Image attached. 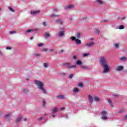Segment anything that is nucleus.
<instances>
[{
	"mask_svg": "<svg viewBox=\"0 0 127 127\" xmlns=\"http://www.w3.org/2000/svg\"><path fill=\"white\" fill-rule=\"evenodd\" d=\"M100 62L103 67L102 73H103V74H108V73L110 72L111 66H110V65H109V64H108V61H107V59H106V57H101L100 59Z\"/></svg>",
	"mask_w": 127,
	"mask_h": 127,
	"instance_id": "obj_1",
	"label": "nucleus"
},
{
	"mask_svg": "<svg viewBox=\"0 0 127 127\" xmlns=\"http://www.w3.org/2000/svg\"><path fill=\"white\" fill-rule=\"evenodd\" d=\"M35 85L38 87V88L44 94V95H46L47 94V92L46 91V90L44 89V82H41L39 80H35L34 81Z\"/></svg>",
	"mask_w": 127,
	"mask_h": 127,
	"instance_id": "obj_2",
	"label": "nucleus"
},
{
	"mask_svg": "<svg viewBox=\"0 0 127 127\" xmlns=\"http://www.w3.org/2000/svg\"><path fill=\"white\" fill-rule=\"evenodd\" d=\"M81 37V34L80 33H77L75 34V37L72 36L70 37V39L72 40V41H75V43L77 44H81L82 43V42L81 40H79V38Z\"/></svg>",
	"mask_w": 127,
	"mask_h": 127,
	"instance_id": "obj_3",
	"label": "nucleus"
},
{
	"mask_svg": "<svg viewBox=\"0 0 127 127\" xmlns=\"http://www.w3.org/2000/svg\"><path fill=\"white\" fill-rule=\"evenodd\" d=\"M64 33H65V27H63L61 28V31L58 33V37H63Z\"/></svg>",
	"mask_w": 127,
	"mask_h": 127,
	"instance_id": "obj_4",
	"label": "nucleus"
},
{
	"mask_svg": "<svg viewBox=\"0 0 127 127\" xmlns=\"http://www.w3.org/2000/svg\"><path fill=\"white\" fill-rule=\"evenodd\" d=\"M116 71L118 72H121V71H123L124 70V66L123 65H117L115 67Z\"/></svg>",
	"mask_w": 127,
	"mask_h": 127,
	"instance_id": "obj_5",
	"label": "nucleus"
},
{
	"mask_svg": "<svg viewBox=\"0 0 127 127\" xmlns=\"http://www.w3.org/2000/svg\"><path fill=\"white\" fill-rule=\"evenodd\" d=\"M95 45V42H91L85 44V47H92Z\"/></svg>",
	"mask_w": 127,
	"mask_h": 127,
	"instance_id": "obj_6",
	"label": "nucleus"
},
{
	"mask_svg": "<svg viewBox=\"0 0 127 127\" xmlns=\"http://www.w3.org/2000/svg\"><path fill=\"white\" fill-rule=\"evenodd\" d=\"M74 7H75V5L71 4L65 6L64 8L65 9H72Z\"/></svg>",
	"mask_w": 127,
	"mask_h": 127,
	"instance_id": "obj_7",
	"label": "nucleus"
},
{
	"mask_svg": "<svg viewBox=\"0 0 127 127\" xmlns=\"http://www.w3.org/2000/svg\"><path fill=\"white\" fill-rule=\"evenodd\" d=\"M40 13V11L35 10L31 12V14L32 15H37V14H39Z\"/></svg>",
	"mask_w": 127,
	"mask_h": 127,
	"instance_id": "obj_8",
	"label": "nucleus"
},
{
	"mask_svg": "<svg viewBox=\"0 0 127 127\" xmlns=\"http://www.w3.org/2000/svg\"><path fill=\"white\" fill-rule=\"evenodd\" d=\"M56 23H58V24H63V20L62 19H57L55 21Z\"/></svg>",
	"mask_w": 127,
	"mask_h": 127,
	"instance_id": "obj_9",
	"label": "nucleus"
},
{
	"mask_svg": "<svg viewBox=\"0 0 127 127\" xmlns=\"http://www.w3.org/2000/svg\"><path fill=\"white\" fill-rule=\"evenodd\" d=\"M66 66L67 68H69V69H71V68H76L77 67V65H71L69 63L66 64Z\"/></svg>",
	"mask_w": 127,
	"mask_h": 127,
	"instance_id": "obj_10",
	"label": "nucleus"
},
{
	"mask_svg": "<svg viewBox=\"0 0 127 127\" xmlns=\"http://www.w3.org/2000/svg\"><path fill=\"white\" fill-rule=\"evenodd\" d=\"M93 101L95 102H101V98L99 96H95L93 97Z\"/></svg>",
	"mask_w": 127,
	"mask_h": 127,
	"instance_id": "obj_11",
	"label": "nucleus"
},
{
	"mask_svg": "<svg viewBox=\"0 0 127 127\" xmlns=\"http://www.w3.org/2000/svg\"><path fill=\"white\" fill-rule=\"evenodd\" d=\"M88 100L90 103H93L94 102V98H93V95H88Z\"/></svg>",
	"mask_w": 127,
	"mask_h": 127,
	"instance_id": "obj_12",
	"label": "nucleus"
},
{
	"mask_svg": "<svg viewBox=\"0 0 127 127\" xmlns=\"http://www.w3.org/2000/svg\"><path fill=\"white\" fill-rule=\"evenodd\" d=\"M58 112V108L57 107H54L52 110V113L53 114H55L56 113H57Z\"/></svg>",
	"mask_w": 127,
	"mask_h": 127,
	"instance_id": "obj_13",
	"label": "nucleus"
},
{
	"mask_svg": "<svg viewBox=\"0 0 127 127\" xmlns=\"http://www.w3.org/2000/svg\"><path fill=\"white\" fill-rule=\"evenodd\" d=\"M22 119V117L21 116H19L16 119V122L17 123H19L20 122H21V120Z\"/></svg>",
	"mask_w": 127,
	"mask_h": 127,
	"instance_id": "obj_14",
	"label": "nucleus"
},
{
	"mask_svg": "<svg viewBox=\"0 0 127 127\" xmlns=\"http://www.w3.org/2000/svg\"><path fill=\"white\" fill-rule=\"evenodd\" d=\"M73 93H79V91H80V89L78 88H74L73 90Z\"/></svg>",
	"mask_w": 127,
	"mask_h": 127,
	"instance_id": "obj_15",
	"label": "nucleus"
},
{
	"mask_svg": "<svg viewBox=\"0 0 127 127\" xmlns=\"http://www.w3.org/2000/svg\"><path fill=\"white\" fill-rule=\"evenodd\" d=\"M44 36L45 38L47 39V38H48V37H50V34L46 32L45 33Z\"/></svg>",
	"mask_w": 127,
	"mask_h": 127,
	"instance_id": "obj_16",
	"label": "nucleus"
},
{
	"mask_svg": "<svg viewBox=\"0 0 127 127\" xmlns=\"http://www.w3.org/2000/svg\"><path fill=\"white\" fill-rule=\"evenodd\" d=\"M96 2L98 4H104V2L101 0H96Z\"/></svg>",
	"mask_w": 127,
	"mask_h": 127,
	"instance_id": "obj_17",
	"label": "nucleus"
},
{
	"mask_svg": "<svg viewBox=\"0 0 127 127\" xmlns=\"http://www.w3.org/2000/svg\"><path fill=\"white\" fill-rule=\"evenodd\" d=\"M58 99H62L63 100H64L65 99V97L64 96V95H60L58 96Z\"/></svg>",
	"mask_w": 127,
	"mask_h": 127,
	"instance_id": "obj_18",
	"label": "nucleus"
},
{
	"mask_svg": "<svg viewBox=\"0 0 127 127\" xmlns=\"http://www.w3.org/2000/svg\"><path fill=\"white\" fill-rule=\"evenodd\" d=\"M108 102L109 104L110 105L111 107H114V104H113V103L112 102V101L111 100V99H108Z\"/></svg>",
	"mask_w": 127,
	"mask_h": 127,
	"instance_id": "obj_19",
	"label": "nucleus"
},
{
	"mask_svg": "<svg viewBox=\"0 0 127 127\" xmlns=\"http://www.w3.org/2000/svg\"><path fill=\"white\" fill-rule=\"evenodd\" d=\"M101 115H102V117H104V116H107V115H108V113L106 111H102L101 112Z\"/></svg>",
	"mask_w": 127,
	"mask_h": 127,
	"instance_id": "obj_20",
	"label": "nucleus"
},
{
	"mask_svg": "<svg viewBox=\"0 0 127 127\" xmlns=\"http://www.w3.org/2000/svg\"><path fill=\"white\" fill-rule=\"evenodd\" d=\"M76 64H77V65H82V64H83V63H82V61L78 60L76 62Z\"/></svg>",
	"mask_w": 127,
	"mask_h": 127,
	"instance_id": "obj_21",
	"label": "nucleus"
},
{
	"mask_svg": "<svg viewBox=\"0 0 127 127\" xmlns=\"http://www.w3.org/2000/svg\"><path fill=\"white\" fill-rule=\"evenodd\" d=\"M59 15H55V14L50 15V17H59Z\"/></svg>",
	"mask_w": 127,
	"mask_h": 127,
	"instance_id": "obj_22",
	"label": "nucleus"
},
{
	"mask_svg": "<svg viewBox=\"0 0 127 127\" xmlns=\"http://www.w3.org/2000/svg\"><path fill=\"white\" fill-rule=\"evenodd\" d=\"M42 103H43V107H45V106L46 105V100H45V99H43Z\"/></svg>",
	"mask_w": 127,
	"mask_h": 127,
	"instance_id": "obj_23",
	"label": "nucleus"
},
{
	"mask_svg": "<svg viewBox=\"0 0 127 127\" xmlns=\"http://www.w3.org/2000/svg\"><path fill=\"white\" fill-rule=\"evenodd\" d=\"M8 9L10 11H12V12H14V9H13V8H12L11 7H8Z\"/></svg>",
	"mask_w": 127,
	"mask_h": 127,
	"instance_id": "obj_24",
	"label": "nucleus"
},
{
	"mask_svg": "<svg viewBox=\"0 0 127 127\" xmlns=\"http://www.w3.org/2000/svg\"><path fill=\"white\" fill-rule=\"evenodd\" d=\"M102 120H103V121H107V120H108V117H107V116H102L101 117Z\"/></svg>",
	"mask_w": 127,
	"mask_h": 127,
	"instance_id": "obj_25",
	"label": "nucleus"
},
{
	"mask_svg": "<svg viewBox=\"0 0 127 127\" xmlns=\"http://www.w3.org/2000/svg\"><path fill=\"white\" fill-rule=\"evenodd\" d=\"M120 60L122 61H127V58L125 57H123L120 58Z\"/></svg>",
	"mask_w": 127,
	"mask_h": 127,
	"instance_id": "obj_26",
	"label": "nucleus"
},
{
	"mask_svg": "<svg viewBox=\"0 0 127 127\" xmlns=\"http://www.w3.org/2000/svg\"><path fill=\"white\" fill-rule=\"evenodd\" d=\"M42 52H47L48 51V49L47 48H43L41 50Z\"/></svg>",
	"mask_w": 127,
	"mask_h": 127,
	"instance_id": "obj_27",
	"label": "nucleus"
},
{
	"mask_svg": "<svg viewBox=\"0 0 127 127\" xmlns=\"http://www.w3.org/2000/svg\"><path fill=\"white\" fill-rule=\"evenodd\" d=\"M81 68V69H84V70H87V69H89V67L87 66H82Z\"/></svg>",
	"mask_w": 127,
	"mask_h": 127,
	"instance_id": "obj_28",
	"label": "nucleus"
},
{
	"mask_svg": "<svg viewBox=\"0 0 127 127\" xmlns=\"http://www.w3.org/2000/svg\"><path fill=\"white\" fill-rule=\"evenodd\" d=\"M90 55L89 53H85L82 54V57H87V56H89Z\"/></svg>",
	"mask_w": 127,
	"mask_h": 127,
	"instance_id": "obj_29",
	"label": "nucleus"
},
{
	"mask_svg": "<svg viewBox=\"0 0 127 127\" xmlns=\"http://www.w3.org/2000/svg\"><path fill=\"white\" fill-rule=\"evenodd\" d=\"M48 66H49L48 63H44V67L45 68H48Z\"/></svg>",
	"mask_w": 127,
	"mask_h": 127,
	"instance_id": "obj_30",
	"label": "nucleus"
},
{
	"mask_svg": "<svg viewBox=\"0 0 127 127\" xmlns=\"http://www.w3.org/2000/svg\"><path fill=\"white\" fill-rule=\"evenodd\" d=\"M124 112H125V110L120 109L119 110L118 113H119V114H122V113H124Z\"/></svg>",
	"mask_w": 127,
	"mask_h": 127,
	"instance_id": "obj_31",
	"label": "nucleus"
},
{
	"mask_svg": "<svg viewBox=\"0 0 127 127\" xmlns=\"http://www.w3.org/2000/svg\"><path fill=\"white\" fill-rule=\"evenodd\" d=\"M37 46H38V47H42V46H44V44H43V43H40V44H38L37 45Z\"/></svg>",
	"mask_w": 127,
	"mask_h": 127,
	"instance_id": "obj_32",
	"label": "nucleus"
},
{
	"mask_svg": "<svg viewBox=\"0 0 127 127\" xmlns=\"http://www.w3.org/2000/svg\"><path fill=\"white\" fill-rule=\"evenodd\" d=\"M114 46L116 48H118L119 46H120V45L119 44V43H115L114 44Z\"/></svg>",
	"mask_w": 127,
	"mask_h": 127,
	"instance_id": "obj_33",
	"label": "nucleus"
},
{
	"mask_svg": "<svg viewBox=\"0 0 127 127\" xmlns=\"http://www.w3.org/2000/svg\"><path fill=\"white\" fill-rule=\"evenodd\" d=\"M11 113H7V114H6L5 115V117L6 118H8V117H10V116H11Z\"/></svg>",
	"mask_w": 127,
	"mask_h": 127,
	"instance_id": "obj_34",
	"label": "nucleus"
},
{
	"mask_svg": "<svg viewBox=\"0 0 127 127\" xmlns=\"http://www.w3.org/2000/svg\"><path fill=\"white\" fill-rule=\"evenodd\" d=\"M10 34H13V33H16V32L15 31H10L9 32Z\"/></svg>",
	"mask_w": 127,
	"mask_h": 127,
	"instance_id": "obj_35",
	"label": "nucleus"
},
{
	"mask_svg": "<svg viewBox=\"0 0 127 127\" xmlns=\"http://www.w3.org/2000/svg\"><path fill=\"white\" fill-rule=\"evenodd\" d=\"M73 76H74V74H69L68 78L69 79H72V78H73Z\"/></svg>",
	"mask_w": 127,
	"mask_h": 127,
	"instance_id": "obj_36",
	"label": "nucleus"
},
{
	"mask_svg": "<svg viewBox=\"0 0 127 127\" xmlns=\"http://www.w3.org/2000/svg\"><path fill=\"white\" fill-rule=\"evenodd\" d=\"M124 28H125L124 25H121L119 27V29H124Z\"/></svg>",
	"mask_w": 127,
	"mask_h": 127,
	"instance_id": "obj_37",
	"label": "nucleus"
},
{
	"mask_svg": "<svg viewBox=\"0 0 127 127\" xmlns=\"http://www.w3.org/2000/svg\"><path fill=\"white\" fill-rule=\"evenodd\" d=\"M11 47H6V50H11Z\"/></svg>",
	"mask_w": 127,
	"mask_h": 127,
	"instance_id": "obj_38",
	"label": "nucleus"
},
{
	"mask_svg": "<svg viewBox=\"0 0 127 127\" xmlns=\"http://www.w3.org/2000/svg\"><path fill=\"white\" fill-rule=\"evenodd\" d=\"M43 25H44V26H47V23H46V22H43Z\"/></svg>",
	"mask_w": 127,
	"mask_h": 127,
	"instance_id": "obj_39",
	"label": "nucleus"
},
{
	"mask_svg": "<svg viewBox=\"0 0 127 127\" xmlns=\"http://www.w3.org/2000/svg\"><path fill=\"white\" fill-rule=\"evenodd\" d=\"M78 86H79V87H83V84H82V83H79L78 84Z\"/></svg>",
	"mask_w": 127,
	"mask_h": 127,
	"instance_id": "obj_40",
	"label": "nucleus"
},
{
	"mask_svg": "<svg viewBox=\"0 0 127 127\" xmlns=\"http://www.w3.org/2000/svg\"><path fill=\"white\" fill-rule=\"evenodd\" d=\"M72 58H73V59H74V60H76V59H77V56H73L72 57Z\"/></svg>",
	"mask_w": 127,
	"mask_h": 127,
	"instance_id": "obj_41",
	"label": "nucleus"
},
{
	"mask_svg": "<svg viewBox=\"0 0 127 127\" xmlns=\"http://www.w3.org/2000/svg\"><path fill=\"white\" fill-rule=\"evenodd\" d=\"M41 54H35V56H37V57H38L39 56H40Z\"/></svg>",
	"mask_w": 127,
	"mask_h": 127,
	"instance_id": "obj_42",
	"label": "nucleus"
},
{
	"mask_svg": "<svg viewBox=\"0 0 127 127\" xmlns=\"http://www.w3.org/2000/svg\"><path fill=\"white\" fill-rule=\"evenodd\" d=\"M31 31H32V29H30V30H28L26 31V32L29 33V32H31Z\"/></svg>",
	"mask_w": 127,
	"mask_h": 127,
	"instance_id": "obj_43",
	"label": "nucleus"
},
{
	"mask_svg": "<svg viewBox=\"0 0 127 127\" xmlns=\"http://www.w3.org/2000/svg\"><path fill=\"white\" fill-rule=\"evenodd\" d=\"M53 11H55L56 12H57V11H58V10L57 9H56V8H54L53 9Z\"/></svg>",
	"mask_w": 127,
	"mask_h": 127,
	"instance_id": "obj_44",
	"label": "nucleus"
},
{
	"mask_svg": "<svg viewBox=\"0 0 127 127\" xmlns=\"http://www.w3.org/2000/svg\"><path fill=\"white\" fill-rule=\"evenodd\" d=\"M53 51H54V49H51L49 50L50 52H53Z\"/></svg>",
	"mask_w": 127,
	"mask_h": 127,
	"instance_id": "obj_45",
	"label": "nucleus"
},
{
	"mask_svg": "<svg viewBox=\"0 0 127 127\" xmlns=\"http://www.w3.org/2000/svg\"><path fill=\"white\" fill-rule=\"evenodd\" d=\"M61 75H63V76H65V75H66V73H65V72H62L61 73Z\"/></svg>",
	"mask_w": 127,
	"mask_h": 127,
	"instance_id": "obj_46",
	"label": "nucleus"
},
{
	"mask_svg": "<svg viewBox=\"0 0 127 127\" xmlns=\"http://www.w3.org/2000/svg\"><path fill=\"white\" fill-rule=\"evenodd\" d=\"M38 120L39 121H41V120H42V117H39V118H38Z\"/></svg>",
	"mask_w": 127,
	"mask_h": 127,
	"instance_id": "obj_47",
	"label": "nucleus"
},
{
	"mask_svg": "<svg viewBox=\"0 0 127 127\" xmlns=\"http://www.w3.org/2000/svg\"><path fill=\"white\" fill-rule=\"evenodd\" d=\"M23 121H24V122H26V121H27V118H24Z\"/></svg>",
	"mask_w": 127,
	"mask_h": 127,
	"instance_id": "obj_48",
	"label": "nucleus"
},
{
	"mask_svg": "<svg viewBox=\"0 0 127 127\" xmlns=\"http://www.w3.org/2000/svg\"><path fill=\"white\" fill-rule=\"evenodd\" d=\"M0 55H3V53L0 51Z\"/></svg>",
	"mask_w": 127,
	"mask_h": 127,
	"instance_id": "obj_49",
	"label": "nucleus"
},
{
	"mask_svg": "<svg viewBox=\"0 0 127 127\" xmlns=\"http://www.w3.org/2000/svg\"><path fill=\"white\" fill-rule=\"evenodd\" d=\"M60 52H61V53H62V52H64V50H62L60 51Z\"/></svg>",
	"mask_w": 127,
	"mask_h": 127,
	"instance_id": "obj_50",
	"label": "nucleus"
},
{
	"mask_svg": "<svg viewBox=\"0 0 127 127\" xmlns=\"http://www.w3.org/2000/svg\"><path fill=\"white\" fill-rule=\"evenodd\" d=\"M52 117H53V118H55V115H54V114H53V115H52Z\"/></svg>",
	"mask_w": 127,
	"mask_h": 127,
	"instance_id": "obj_51",
	"label": "nucleus"
},
{
	"mask_svg": "<svg viewBox=\"0 0 127 127\" xmlns=\"http://www.w3.org/2000/svg\"><path fill=\"white\" fill-rule=\"evenodd\" d=\"M65 109V108H64V107H62L61 108V110H64Z\"/></svg>",
	"mask_w": 127,
	"mask_h": 127,
	"instance_id": "obj_52",
	"label": "nucleus"
},
{
	"mask_svg": "<svg viewBox=\"0 0 127 127\" xmlns=\"http://www.w3.org/2000/svg\"><path fill=\"white\" fill-rule=\"evenodd\" d=\"M0 10H1V8H0Z\"/></svg>",
	"mask_w": 127,
	"mask_h": 127,
	"instance_id": "obj_53",
	"label": "nucleus"
},
{
	"mask_svg": "<svg viewBox=\"0 0 127 127\" xmlns=\"http://www.w3.org/2000/svg\"><path fill=\"white\" fill-rule=\"evenodd\" d=\"M33 38H31L30 39H32Z\"/></svg>",
	"mask_w": 127,
	"mask_h": 127,
	"instance_id": "obj_54",
	"label": "nucleus"
},
{
	"mask_svg": "<svg viewBox=\"0 0 127 127\" xmlns=\"http://www.w3.org/2000/svg\"><path fill=\"white\" fill-rule=\"evenodd\" d=\"M0 125H1V123L0 122Z\"/></svg>",
	"mask_w": 127,
	"mask_h": 127,
	"instance_id": "obj_55",
	"label": "nucleus"
},
{
	"mask_svg": "<svg viewBox=\"0 0 127 127\" xmlns=\"http://www.w3.org/2000/svg\"><path fill=\"white\" fill-rule=\"evenodd\" d=\"M91 40H93V39H91Z\"/></svg>",
	"mask_w": 127,
	"mask_h": 127,
	"instance_id": "obj_56",
	"label": "nucleus"
},
{
	"mask_svg": "<svg viewBox=\"0 0 127 127\" xmlns=\"http://www.w3.org/2000/svg\"><path fill=\"white\" fill-rule=\"evenodd\" d=\"M24 92H25V90H24Z\"/></svg>",
	"mask_w": 127,
	"mask_h": 127,
	"instance_id": "obj_57",
	"label": "nucleus"
}]
</instances>
